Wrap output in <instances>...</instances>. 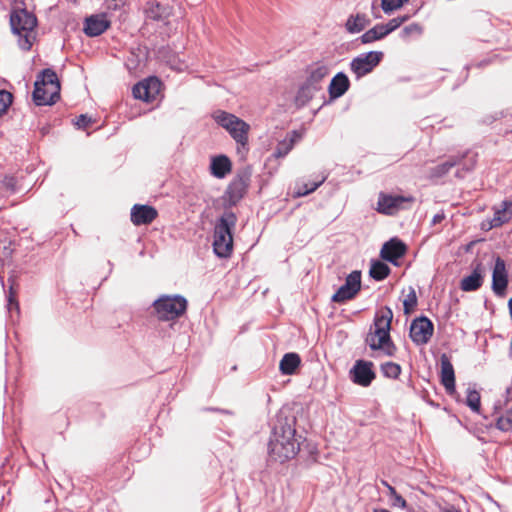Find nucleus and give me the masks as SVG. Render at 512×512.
<instances>
[{"mask_svg":"<svg viewBox=\"0 0 512 512\" xmlns=\"http://www.w3.org/2000/svg\"><path fill=\"white\" fill-rule=\"evenodd\" d=\"M392 319V309L389 306L382 307L376 312L373 326L370 327L365 338V343L371 350H379L388 357H393L397 351L390 335Z\"/></svg>","mask_w":512,"mask_h":512,"instance_id":"nucleus-2","label":"nucleus"},{"mask_svg":"<svg viewBox=\"0 0 512 512\" xmlns=\"http://www.w3.org/2000/svg\"><path fill=\"white\" fill-rule=\"evenodd\" d=\"M235 116L236 115L223 110L215 111L212 115L214 121L224 129L229 127Z\"/></svg>","mask_w":512,"mask_h":512,"instance_id":"nucleus-40","label":"nucleus"},{"mask_svg":"<svg viewBox=\"0 0 512 512\" xmlns=\"http://www.w3.org/2000/svg\"><path fill=\"white\" fill-rule=\"evenodd\" d=\"M380 369L383 376L390 379H397L402 371L401 366L395 362H385L381 364Z\"/></svg>","mask_w":512,"mask_h":512,"instance_id":"nucleus-37","label":"nucleus"},{"mask_svg":"<svg viewBox=\"0 0 512 512\" xmlns=\"http://www.w3.org/2000/svg\"><path fill=\"white\" fill-rule=\"evenodd\" d=\"M373 512H389V511L386 510V509H376V508H374Z\"/></svg>","mask_w":512,"mask_h":512,"instance_id":"nucleus-53","label":"nucleus"},{"mask_svg":"<svg viewBox=\"0 0 512 512\" xmlns=\"http://www.w3.org/2000/svg\"><path fill=\"white\" fill-rule=\"evenodd\" d=\"M252 171L249 167L242 168L229 183L223 195L224 209L231 210L246 195L251 183Z\"/></svg>","mask_w":512,"mask_h":512,"instance_id":"nucleus-6","label":"nucleus"},{"mask_svg":"<svg viewBox=\"0 0 512 512\" xmlns=\"http://www.w3.org/2000/svg\"><path fill=\"white\" fill-rule=\"evenodd\" d=\"M32 99L37 106L53 105L59 100H50L49 87L43 86L42 81H35Z\"/></svg>","mask_w":512,"mask_h":512,"instance_id":"nucleus-25","label":"nucleus"},{"mask_svg":"<svg viewBox=\"0 0 512 512\" xmlns=\"http://www.w3.org/2000/svg\"><path fill=\"white\" fill-rule=\"evenodd\" d=\"M433 332V322L426 316H420L412 321L409 336L416 345H425L430 341Z\"/></svg>","mask_w":512,"mask_h":512,"instance_id":"nucleus-10","label":"nucleus"},{"mask_svg":"<svg viewBox=\"0 0 512 512\" xmlns=\"http://www.w3.org/2000/svg\"><path fill=\"white\" fill-rule=\"evenodd\" d=\"M387 36L384 27H382V24H376L373 28L367 30L365 33H363L358 40L362 44H369L372 42H375L377 40H381Z\"/></svg>","mask_w":512,"mask_h":512,"instance_id":"nucleus-31","label":"nucleus"},{"mask_svg":"<svg viewBox=\"0 0 512 512\" xmlns=\"http://www.w3.org/2000/svg\"><path fill=\"white\" fill-rule=\"evenodd\" d=\"M422 32H423V28H422V26L420 24H418V23H411V24L405 26L401 30L400 37L404 41H409L413 37L420 36L422 34Z\"/></svg>","mask_w":512,"mask_h":512,"instance_id":"nucleus-38","label":"nucleus"},{"mask_svg":"<svg viewBox=\"0 0 512 512\" xmlns=\"http://www.w3.org/2000/svg\"><path fill=\"white\" fill-rule=\"evenodd\" d=\"M370 24L369 18L365 14L351 15L346 21V30L351 33H359Z\"/></svg>","mask_w":512,"mask_h":512,"instance_id":"nucleus-30","label":"nucleus"},{"mask_svg":"<svg viewBox=\"0 0 512 512\" xmlns=\"http://www.w3.org/2000/svg\"><path fill=\"white\" fill-rule=\"evenodd\" d=\"M384 53L382 51H369L362 53L350 62V69L357 79L371 73L382 61Z\"/></svg>","mask_w":512,"mask_h":512,"instance_id":"nucleus-7","label":"nucleus"},{"mask_svg":"<svg viewBox=\"0 0 512 512\" xmlns=\"http://www.w3.org/2000/svg\"><path fill=\"white\" fill-rule=\"evenodd\" d=\"M444 219H445V214H444V212H443V211H441V212H439V213H437V214H435V215L433 216L432 224H433V225L439 224V223H441Z\"/></svg>","mask_w":512,"mask_h":512,"instance_id":"nucleus-50","label":"nucleus"},{"mask_svg":"<svg viewBox=\"0 0 512 512\" xmlns=\"http://www.w3.org/2000/svg\"><path fill=\"white\" fill-rule=\"evenodd\" d=\"M296 417L284 411L276 415L268 443V455L271 460L281 463L294 458L300 450L296 437Z\"/></svg>","mask_w":512,"mask_h":512,"instance_id":"nucleus-1","label":"nucleus"},{"mask_svg":"<svg viewBox=\"0 0 512 512\" xmlns=\"http://www.w3.org/2000/svg\"><path fill=\"white\" fill-rule=\"evenodd\" d=\"M361 288V272L352 271L345 280V283L333 294L331 300L336 303H343L354 298Z\"/></svg>","mask_w":512,"mask_h":512,"instance_id":"nucleus-11","label":"nucleus"},{"mask_svg":"<svg viewBox=\"0 0 512 512\" xmlns=\"http://www.w3.org/2000/svg\"><path fill=\"white\" fill-rule=\"evenodd\" d=\"M13 102V94L7 90H0V117L4 115Z\"/></svg>","mask_w":512,"mask_h":512,"instance_id":"nucleus-45","label":"nucleus"},{"mask_svg":"<svg viewBox=\"0 0 512 512\" xmlns=\"http://www.w3.org/2000/svg\"><path fill=\"white\" fill-rule=\"evenodd\" d=\"M319 91L314 86H311L304 82L298 89L296 96H295V102L299 106L306 105L313 97L315 92Z\"/></svg>","mask_w":512,"mask_h":512,"instance_id":"nucleus-33","label":"nucleus"},{"mask_svg":"<svg viewBox=\"0 0 512 512\" xmlns=\"http://www.w3.org/2000/svg\"><path fill=\"white\" fill-rule=\"evenodd\" d=\"M328 74V67L325 65H319L311 70L305 82L311 86H314L316 89L320 90V83Z\"/></svg>","mask_w":512,"mask_h":512,"instance_id":"nucleus-32","label":"nucleus"},{"mask_svg":"<svg viewBox=\"0 0 512 512\" xmlns=\"http://www.w3.org/2000/svg\"><path fill=\"white\" fill-rule=\"evenodd\" d=\"M484 281V267L481 262H477L473 266V271L470 275L462 278L460 288L464 292L477 291Z\"/></svg>","mask_w":512,"mask_h":512,"instance_id":"nucleus-18","label":"nucleus"},{"mask_svg":"<svg viewBox=\"0 0 512 512\" xmlns=\"http://www.w3.org/2000/svg\"><path fill=\"white\" fill-rule=\"evenodd\" d=\"M228 131L230 136L235 140L238 146L246 148L248 144V132L250 130L249 124H247L244 120L235 116L232 123L228 128H225Z\"/></svg>","mask_w":512,"mask_h":512,"instance_id":"nucleus-19","label":"nucleus"},{"mask_svg":"<svg viewBox=\"0 0 512 512\" xmlns=\"http://www.w3.org/2000/svg\"><path fill=\"white\" fill-rule=\"evenodd\" d=\"M172 8L159 2L152 3L146 10L147 17L156 21H164L171 15Z\"/></svg>","mask_w":512,"mask_h":512,"instance_id":"nucleus-29","label":"nucleus"},{"mask_svg":"<svg viewBox=\"0 0 512 512\" xmlns=\"http://www.w3.org/2000/svg\"><path fill=\"white\" fill-rule=\"evenodd\" d=\"M407 1L408 0H382L381 7L385 13H390L400 8Z\"/></svg>","mask_w":512,"mask_h":512,"instance_id":"nucleus-47","label":"nucleus"},{"mask_svg":"<svg viewBox=\"0 0 512 512\" xmlns=\"http://www.w3.org/2000/svg\"><path fill=\"white\" fill-rule=\"evenodd\" d=\"M108 264L110 265V272L112 271L113 264L111 261H108Z\"/></svg>","mask_w":512,"mask_h":512,"instance_id":"nucleus-54","label":"nucleus"},{"mask_svg":"<svg viewBox=\"0 0 512 512\" xmlns=\"http://www.w3.org/2000/svg\"><path fill=\"white\" fill-rule=\"evenodd\" d=\"M237 216L232 210H224L217 219L213 231V251L219 258H229L233 252V231Z\"/></svg>","mask_w":512,"mask_h":512,"instance_id":"nucleus-3","label":"nucleus"},{"mask_svg":"<svg viewBox=\"0 0 512 512\" xmlns=\"http://www.w3.org/2000/svg\"><path fill=\"white\" fill-rule=\"evenodd\" d=\"M1 185L10 194H15L19 191L17 178L12 175H5L1 180Z\"/></svg>","mask_w":512,"mask_h":512,"instance_id":"nucleus-46","label":"nucleus"},{"mask_svg":"<svg viewBox=\"0 0 512 512\" xmlns=\"http://www.w3.org/2000/svg\"><path fill=\"white\" fill-rule=\"evenodd\" d=\"M37 17L25 8L14 9L10 13V26L13 34L17 35L19 47L29 51L33 45L32 33L37 26Z\"/></svg>","mask_w":512,"mask_h":512,"instance_id":"nucleus-4","label":"nucleus"},{"mask_svg":"<svg viewBox=\"0 0 512 512\" xmlns=\"http://www.w3.org/2000/svg\"><path fill=\"white\" fill-rule=\"evenodd\" d=\"M7 301L9 310L12 309V305H14L16 309H19L18 302L16 301V292L13 290L12 286H10L9 288V292L7 294Z\"/></svg>","mask_w":512,"mask_h":512,"instance_id":"nucleus-49","label":"nucleus"},{"mask_svg":"<svg viewBox=\"0 0 512 512\" xmlns=\"http://www.w3.org/2000/svg\"><path fill=\"white\" fill-rule=\"evenodd\" d=\"M157 216V210L150 205L135 204L131 209V221L136 226L150 224Z\"/></svg>","mask_w":512,"mask_h":512,"instance_id":"nucleus-17","label":"nucleus"},{"mask_svg":"<svg viewBox=\"0 0 512 512\" xmlns=\"http://www.w3.org/2000/svg\"><path fill=\"white\" fill-rule=\"evenodd\" d=\"M301 364L299 354L295 352L286 353L279 364V370L283 375H293Z\"/></svg>","mask_w":512,"mask_h":512,"instance_id":"nucleus-26","label":"nucleus"},{"mask_svg":"<svg viewBox=\"0 0 512 512\" xmlns=\"http://www.w3.org/2000/svg\"><path fill=\"white\" fill-rule=\"evenodd\" d=\"M441 384L444 386L448 395L453 396L456 393L454 367L446 354L441 358Z\"/></svg>","mask_w":512,"mask_h":512,"instance_id":"nucleus-16","label":"nucleus"},{"mask_svg":"<svg viewBox=\"0 0 512 512\" xmlns=\"http://www.w3.org/2000/svg\"><path fill=\"white\" fill-rule=\"evenodd\" d=\"M507 285L508 274L506 271L505 261L501 257H497L492 272V290L497 296L503 297L505 295Z\"/></svg>","mask_w":512,"mask_h":512,"instance_id":"nucleus-13","label":"nucleus"},{"mask_svg":"<svg viewBox=\"0 0 512 512\" xmlns=\"http://www.w3.org/2000/svg\"><path fill=\"white\" fill-rule=\"evenodd\" d=\"M294 141V138H290L289 140L285 139L279 142L274 152L275 157H285L292 150Z\"/></svg>","mask_w":512,"mask_h":512,"instance_id":"nucleus-43","label":"nucleus"},{"mask_svg":"<svg viewBox=\"0 0 512 512\" xmlns=\"http://www.w3.org/2000/svg\"><path fill=\"white\" fill-rule=\"evenodd\" d=\"M325 179L326 177L323 176L318 181L297 184L294 191V196L303 197L314 192L318 187H320L324 183Z\"/></svg>","mask_w":512,"mask_h":512,"instance_id":"nucleus-35","label":"nucleus"},{"mask_svg":"<svg viewBox=\"0 0 512 512\" xmlns=\"http://www.w3.org/2000/svg\"><path fill=\"white\" fill-rule=\"evenodd\" d=\"M409 16H398L393 19H390L386 24H382V27H384V30L387 35H389L391 32L395 31L397 28H399L405 21H407Z\"/></svg>","mask_w":512,"mask_h":512,"instance_id":"nucleus-44","label":"nucleus"},{"mask_svg":"<svg viewBox=\"0 0 512 512\" xmlns=\"http://www.w3.org/2000/svg\"><path fill=\"white\" fill-rule=\"evenodd\" d=\"M390 272L391 269L386 263L380 260H375L371 263L369 275L376 281H382L389 276Z\"/></svg>","mask_w":512,"mask_h":512,"instance_id":"nucleus-34","label":"nucleus"},{"mask_svg":"<svg viewBox=\"0 0 512 512\" xmlns=\"http://www.w3.org/2000/svg\"><path fill=\"white\" fill-rule=\"evenodd\" d=\"M161 81L157 77H148L138 82L132 88L134 98L145 102H152L160 92Z\"/></svg>","mask_w":512,"mask_h":512,"instance_id":"nucleus-12","label":"nucleus"},{"mask_svg":"<svg viewBox=\"0 0 512 512\" xmlns=\"http://www.w3.org/2000/svg\"><path fill=\"white\" fill-rule=\"evenodd\" d=\"M465 404L475 413H480L481 410V396L480 393L475 390L468 388Z\"/></svg>","mask_w":512,"mask_h":512,"instance_id":"nucleus-36","label":"nucleus"},{"mask_svg":"<svg viewBox=\"0 0 512 512\" xmlns=\"http://www.w3.org/2000/svg\"><path fill=\"white\" fill-rule=\"evenodd\" d=\"M188 302L182 295H161L152 307L160 321L175 320L185 314Z\"/></svg>","mask_w":512,"mask_h":512,"instance_id":"nucleus-5","label":"nucleus"},{"mask_svg":"<svg viewBox=\"0 0 512 512\" xmlns=\"http://www.w3.org/2000/svg\"><path fill=\"white\" fill-rule=\"evenodd\" d=\"M110 27V21L105 14L91 15L85 19L84 33L89 37H97Z\"/></svg>","mask_w":512,"mask_h":512,"instance_id":"nucleus-15","label":"nucleus"},{"mask_svg":"<svg viewBox=\"0 0 512 512\" xmlns=\"http://www.w3.org/2000/svg\"><path fill=\"white\" fill-rule=\"evenodd\" d=\"M91 123H92V120L90 117H88L85 114H81L80 116L77 117L75 125L80 129H86L87 127H89L91 125Z\"/></svg>","mask_w":512,"mask_h":512,"instance_id":"nucleus-48","label":"nucleus"},{"mask_svg":"<svg viewBox=\"0 0 512 512\" xmlns=\"http://www.w3.org/2000/svg\"><path fill=\"white\" fill-rule=\"evenodd\" d=\"M157 58L169 66L172 70L183 71L186 64L182 61L179 55L174 52L169 46H162L156 52Z\"/></svg>","mask_w":512,"mask_h":512,"instance_id":"nucleus-21","label":"nucleus"},{"mask_svg":"<svg viewBox=\"0 0 512 512\" xmlns=\"http://www.w3.org/2000/svg\"><path fill=\"white\" fill-rule=\"evenodd\" d=\"M350 87V80L344 72H338L332 79L328 88L331 99L343 96Z\"/></svg>","mask_w":512,"mask_h":512,"instance_id":"nucleus-22","label":"nucleus"},{"mask_svg":"<svg viewBox=\"0 0 512 512\" xmlns=\"http://www.w3.org/2000/svg\"><path fill=\"white\" fill-rule=\"evenodd\" d=\"M489 62H490V60H483V61H481V62L477 63V65H476V66H477V67H482V66L487 65Z\"/></svg>","mask_w":512,"mask_h":512,"instance_id":"nucleus-52","label":"nucleus"},{"mask_svg":"<svg viewBox=\"0 0 512 512\" xmlns=\"http://www.w3.org/2000/svg\"><path fill=\"white\" fill-rule=\"evenodd\" d=\"M476 154H472L470 151H467L463 154L453 155V157H462L463 160L460 165V168L457 169L455 176L458 178H464L466 173L471 172L477 163Z\"/></svg>","mask_w":512,"mask_h":512,"instance_id":"nucleus-28","label":"nucleus"},{"mask_svg":"<svg viewBox=\"0 0 512 512\" xmlns=\"http://www.w3.org/2000/svg\"><path fill=\"white\" fill-rule=\"evenodd\" d=\"M406 251L407 247L403 241L397 238H392L384 243L380 251V256L382 259L397 265L398 260L405 255Z\"/></svg>","mask_w":512,"mask_h":512,"instance_id":"nucleus-14","label":"nucleus"},{"mask_svg":"<svg viewBox=\"0 0 512 512\" xmlns=\"http://www.w3.org/2000/svg\"><path fill=\"white\" fill-rule=\"evenodd\" d=\"M512 219V200L502 201L499 208L494 209V217L490 222L491 228L500 227Z\"/></svg>","mask_w":512,"mask_h":512,"instance_id":"nucleus-23","label":"nucleus"},{"mask_svg":"<svg viewBox=\"0 0 512 512\" xmlns=\"http://www.w3.org/2000/svg\"><path fill=\"white\" fill-rule=\"evenodd\" d=\"M462 157H453L450 156L445 162H442L430 169V178L431 179H439L445 176L451 168L456 165H460L462 162Z\"/></svg>","mask_w":512,"mask_h":512,"instance_id":"nucleus-27","label":"nucleus"},{"mask_svg":"<svg viewBox=\"0 0 512 512\" xmlns=\"http://www.w3.org/2000/svg\"><path fill=\"white\" fill-rule=\"evenodd\" d=\"M211 174L222 179L232 170V163L226 155H218L212 158L210 164Z\"/></svg>","mask_w":512,"mask_h":512,"instance_id":"nucleus-24","label":"nucleus"},{"mask_svg":"<svg viewBox=\"0 0 512 512\" xmlns=\"http://www.w3.org/2000/svg\"><path fill=\"white\" fill-rule=\"evenodd\" d=\"M418 299L416 291L413 287H409V293L406 295L403 301L404 314H410L417 306Z\"/></svg>","mask_w":512,"mask_h":512,"instance_id":"nucleus-41","label":"nucleus"},{"mask_svg":"<svg viewBox=\"0 0 512 512\" xmlns=\"http://www.w3.org/2000/svg\"><path fill=\"white\" fill-rule=\"evenodd\" d=\"M495 427L502 432H512V408L497 418Z\"/></svg>","mask_w":512,"mask_h":512,"instance_id":"nucleus-39","label":"nucleus"},{"mask_svg":"<svg viewBox=\"0 0 512 512\" xmlns=\"http://www.w3.org/2000/svg\"><path fill=\"white\" fill-rule=\"evenodd\" d=\"M206 411H210V412H219V413H223V414H228V415H232V411L230 410H227V409H220V408H215V407H208V408H205Z\"/></svg>","mask_w":512,"mask_h":512,"instance_id":"nucleus-51","label":"nucleus"},{"mask_svg":"<svg viewBox=\"0 0 512 512\" xmlns=\"http://www.w3.org/2000/svg\"><path fill=\"white\" fill-rule=\"evenodd\" d=\"M374 364L371 361L359 359L356 360L349 371L350 380L359 386L368 387L376 378Z\"/></svg>","mask_w":512,"mask_h":512,"instance_id":"nucleus-9","label":"nucleus"},{"mask_svg":"<svg viewBox=\"0 0 512 512\" xmlns=\"http://www.w3.org/2000/svg\"><path fill=\"white\" fill-rule=\"evenodd\" d=\"M382 483L388 488L390 492V501L393 507L404 509L406 507L405 499L397 494L394 487L390 486L386 481H382Z\"/></svg>","mask_w":512,"mask_h":512,"instance_id":"nucleus-42","label":"nucleus"},{"mask_svg":"<svg viewBox=\"0 0 512 512\" xmlns=\"http://www.w3.org/2000/svg\"><path fill=\"white\" fill-rule=\"evenodd\" d=\"M414 200L413 196L391 195L380 192L376 210L383 215L393 216L400 210L406 209V204H411Z\"/></svg>","mask_w":512,"mask_h":512,"instance_id":"nucleus-8","label":"nucleus"},{"mask_svg":"<svg viewBox=\"0 0 512 512\" xmlns=\"http://www.w3.org/2000/svg\"><path fill=\"white\" fill-rule=\"evenodd\" d=\"M43 86L49 87L50 100L60 98L61 85L56 72L51 68L43 69L36 78Z\"/></svg>","mask_w":512,"mask_h":512,"instance_id":"nucleus-20","label":"nucleus"}]
</instances>
